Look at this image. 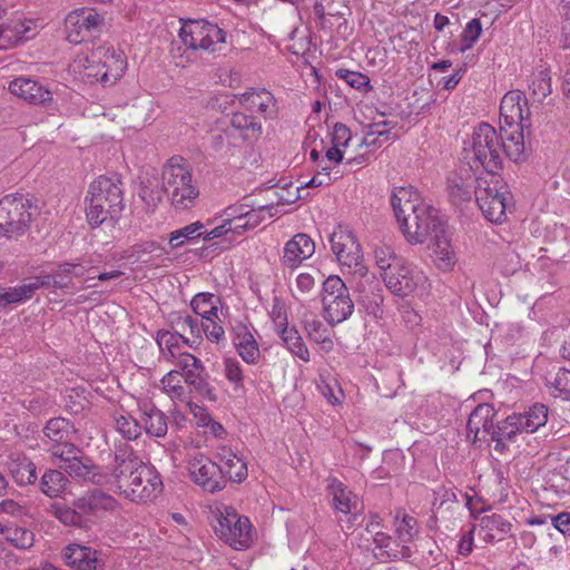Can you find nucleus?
<instances>
[{
  "instance_id": "1",
  "label": "nucleus",
  "mask_w": 570,
  "mask_h": 570,
  "mask_svg": "<svg viewBox=\"0 0 570 570\" xmlns=\"http://www.w3.org/2000/svg\"><path fill=\"white\" fill-rule=\"evenodd\" d=\"M397 223L411 245L428 244L439 249L453 246L452 230L440 217L439 210L425 204L412 186L395 187L391 196Z\"/></svg>"
},
{
  "instance_id": "2",
  "label": "nucleus",
  "mask_w": 570,
  "mask_h": 570,
  "mask_svg": "<svg viewBox=\"0 0 570 570\" xmlns=\"http://www.w3.org/2000/svg\"><path fill=\"white\" fill-rule=\"evenodd\" d=\"M118 507V501L111 494L96 488L75 499L72 508L50 503L47 510L65 525L85 528Z\"/></svg>"
},
{
  "instance_id": "3",
  "label": "nucleus",
  "mask_w": 570,
  "mask_h": 570,
  "mask_svg": "<svg viewBox=\"0 0 570 570\" xmlns=\"http://www.w3.org/2000/svg\"><path fill=\"white\" fill-rule=\"evenodd\" d=\"M126 66L121 53L98 48L90 56L78 57L73 61L72 68L90 83L100 82L104 86H110L124 75Z\"/></svg>"
},
{
  "instance_id": "4",
  "label": "nucleus",
  "mask_w": 570,
  "mask_h": 570,
  "mask_svg": "<svg viewBox=\"0 0 570 570\" xmlns=\"http://www.w3.org/2000/svg\"><path fill=\"white\" fill-rule=\"evenodd\" d=\"M284 205L281 197L271 198L268 204L259 205L256 209L240 212L238 216L225 218L223 223L214 227V236H220L213 245H218L219 249H226L240 243L245 230L255 228L267 215L273 217L279 213L277 207Z\"/></svg>"
},
{
  "instance_id": "5",
  "label": "nucleus",
  "mask_w": 570,
  "mask_h": 570,
  "mask_svg": "<svg viewBox=\"0 0 570 570\" xmlns=\"http://www.w3.org/2000/svg\"><path fill=\"white\" fill-rule=\"evenodd\" d=\"M163 190L176 209H187L194 206L199 190L193 183L191 174L183 164V158L171 157L163 173Z\"/></svg>"
},
{
  "instance_id": "6",
  "label": "nucleus",
  "mask_w": 570,
  "mask_h": 570,
  "mask_svg": "<svg viewBox=\"0 0 570 570\" xmlns=\"http://www.w3.org/2000/svg\"><path fill=\"white\" fill-rule=\"evenodd\" d=\"M471 150L474 160L478 161L487 171L485 175H498L502 169L503 137H501L494 127L487 122L480 124L472 134Z\"/></svg>"
},
{
  "instance_id": "7",
  "label": "nucleus",
  "mask_w": 570,
  "mask_h": 570,
  "mask_svg": "<svg viewBox=\"0 0 570 570\" xmlns=\"http://www.w3.org/2000/svg\"><path fill=\"white\" fill-rule=\"evenodd\" d=\"M507 186L498 175H484L475 179V202L484 215L492 223H501L505 218Z\"/></svg>"
},
{
  "instance_id": "8",
  "label": "nucleus",
  "mask_w": 570,
  "mask_h": 570,
  "mask_svg": "<svg viewBox=\"0 0 570 570\" xmlns=\"http://www.w3.org/2000/svg\"><path fill=\"white\" fill-rule=\"evenodd\" d=\"M321 298L324 318L330 324L342 323L354 312V301L340 276L331 275L323 282Z\"/></svg>"
},
{
  "instance_id": "9",
  "label": "nucleus",
  "mask_w": 570,
  "mask_h": 570,
  "mask_svg": "<svg viewBox=\"0 0 570 570\" xmlns=\"http://www.w3.org/2000/svg\"><path fill=\"white\" fill-rule=\"evenodd\" d=\"M31 199L21 194L7 195L0 200V235L7 238L22 236L31 223Z\"/></svg>"
},
{
  "instance_id": "10",
  "label": "nucleus",
  "mask_w": 570,
  "mask_h": 570,
  "mask_svg": "<svg viewBox=\"0 0 570 570\" xmlns=\"http://www.w3.org/2000/svg\"><path fill=\"white\" fill-rule=\"evenodd\" d=\"M213 528L217 537L236 550L246 549L250 544L252 524L248 518L239 515L232 507L215 514Z\"/></svg>"
},
{
  "instance_id": "11",
  "label": "nucleus",
  "mask_w": 570,
  "mask_h": 570,
  "mask_svg": "<svg viewBox=\"0 0 570 570\" xmlns=\"http://www.w3.org/2000/svg\"><path fill=\"white\" fill-rule=\"evenodd\" d=\"M179 38L187 48L215 52L225 43V31L204 20H189L181 26Z\"/></svg>"
},
{
  "instance_id": "12",
  "label": "nucleus",
  "mask_w": 570,
  "mask_h": 570,
  "mask_svg": "<svg viewBox=\"0 0 570 570\" xmlns=\"http://www.w3.org/2000/svg\"><path fill=\"white\" fill-rule=\"evenodd\" d=\"M142 460L135 453L127 443L117 445L114 463L109 466V472H105L108 478L107 484L115 487L122 494L130 485V480L142 466Z\"/></svg>"
},
{
  "instance_id": "13",
  "label": "nucleus",
  "mask_w": 570,
  "mask_h": 570,
  "mask_svg": "<svg viewBox=\"0 0 570 570\" xmlns=\"http://www.w3.org/2000/svg\"><path fill=\"white\" fill-rule=\"evenodd\" d=\"M213 234L214 227L208 229L203 223L195 222L171 232L168 237H160L158 240H151L149 247L151 249H164L165 242H168L171 248H177L187 244L197 245L199 240H203L204 245L199 249H206L207 247L214 246L213 244L216 240H220V236H214ZM215 246L219 248L218 245Z\"/></svg>"
},
{
  "instance_id": "14",
  "label": "nucleus",
  "mask_w": 570,
  "mask_h": 570,
  "mask_svg": "<svg viewBox=\"0 0 570 570\" xmlns=\"http://www.w3.org/2000/svg\"><path fill=\"white\" fill-rule=\"evenodd\" d=\"M105 18L94 9L80 8L66 17L67 38L70 42L80 43L100 31Z\"/></svg>"
},
{
  "instance_id": "15",
  "label": "nucleus",
  "mask_w": 570,
  "mask_h": 570,
  "mask_svg": "<svg viewBox=\"0 0 570 570\" xmlns=\"http://www.w3.org/2000/svg\"><path fill=\"white\" fill-rule=\"evenodd\" d=\"M161 491L163 482L158 472L144 463L122 494L134 502H144L155 499Z\"/></svg>"
},
{
  "instance_id": "16",
  "label": "nucleus",
  "mask_w": 570,
  "mask_h": 570,
  "mask_svg": "<svg viewBox=\"0 0 570 570\" xmlns=\"http://www.w3.org/2000/svg\"><path fill=\"white\" fill-rule=\"evenodd\" d=\"M530 110L527 99L519 90L507 92L500 105L501 129L517 127L518 129L528 128Z\"/></svg>"
},
{
  "instance_id": "17",
  "label": "nucleus",
  "mask_w": 570,
  "mask_h": 570,
  "mask_svg": "<svg viewBox=\"0 0 570 570\" xmlns=\"http://www.w3.org/2000/svg\"><path fill=\"white\" fill-rule=\"evenodd\" d=\"M189 473L198 485L210 493L222 491L226 480L222 475L220 465L205 455H196L188 463Z\"/></svg>"
},
{
  "instance_id": "18",
  "label": "nucleus",
  "mask_w": 570,
  "mask_h": 570,
  "mask_svg": "<svg viewBox=\"0 0 570 570\" xmlns=\"http://www.w3.org/2000/svg\"><path fill=\"white\" fill-rule=\"evenodd\" d=\"M383 277L386 287L399 296H406L412 293L419 282L423 279L420 273H414L410 266L401 262H395V265H392L391 271L384 273Z\"/></svg>"
},
{
  "instance_id": "19",
  "label": "nucleus",
  "mask_w": 570,
  "mask_h": 570,
  "mask_svg": "<svg viewBox=\"0 0 570 570\" xmlns=\"http://www.w3.org/2000/svg\"><path fill=\"white\" fill-rule=\"evenodd\" d=\"M99 554V551L78 543H70L62 551L66 564L76 570H104L105 562Z\"/></svg>"
},
{
  "instance_id": "20",
  "label": "nucleus",
  "mask_w": 570,
  "mask_h": 570,
  "mask_svg": "<svg viewBox=\"0 0 570 570\" xmlns=\"http://www.w3.org/2000/svg\"><path fill=\"white\" fill-rule=\"evenodd\" d=\"M237 99L245 109L252 112H259L266 119H274L278 115L276 98L264 88L245 91L238 95Z\"/></svg>"
},
{
  "instance_id": "21",
  "label": "nucleus",
  "mask_w": 570,
  "mask_h": 570,
  "mask_svg": "<svg viewBox=\"0 0 570 570\" xmlns=\"http://www.w3.org/2000/svg\"><path fill=\"white\" fill-rule=\"evenodd\" d=\"M494 416L495 410L491 404H479L469 416L466 423L468 436L473 434V442L476 440L485 439L487 435H490L492 432H494Z\"/></svg>"
},
{
  "instance_id": "22",
  "label": "nucleus",
  "mask_w": 570,
  "mask_h": 570,
  "mask_svg": "<svg viewBox=\"0 0 570 570\" xmlns=\"http://www.w3.org/2000/svg\"><path fill=\"white\" fill-rule=\"evenodd\" d=\"M383 289L377 282H365L357 286L356 302L364 312L375 318L383 316Z\"/></svg>"
},
{
  "instance_id": "23",
  "label": "nucleus",
  "mask_w": 570,
  "mask_h": 570,
  "mask_svg": "<svg viewBox=\"0 0 570 570\" xmlns=\"http://www.w3.org/2000/svg\"><path fill=\"white\" fill-rule=\"evenodd\" d=\"M59 468L70 476L81 478L97 485L107 484L108 478L105 475V471L100 466L91 464L88 458H72L69 464H60Z\"/></svg>"
},
{
  "instance_id": "24",
  "label": "nucleus",
  "mask_w": 570,
  "mask_h": 570,
  "mask_svg": "<svg viewBox=\"0 0 570 570\" xmlns=\"http://www.w3.org/2000/svg\"><path fill=\"white\" fill-rule=\"evenodd\" d=\"M121 180L118 177L100 176L89 186V194L98 193L109 199L114 212H121L124 208Z\"/></svg>"
},
{
  "instance_id": "25",
  "label": "nucleus",
  "mask_w": 570,
  "mask_h": 570,
  "mask_svg": "<svg viewBox=\"0 0 570 570\" xmlns=\"http://www.w3.org/2000/svg\"><path fill=\"white\" fill-rule=\"evenodd\" d=\"M326 491L332 497L336 512L348 514L356 507V497L335 476L326 479Z\"/></svg>"
},
{
  "instance_id": "26",
  "label": "nucleus",
  "mask_w": 570,
  "mask_h": 570,
  "mask_svg": "<svg viewBox=\"0 0 570 570\" xmlns=\"http://www.w3.org/2000/svg\"><path fill=\"white\" fill-rule=\"evenodd\" d=\"M139 410L146 433L156 438L165 436L168 430L165 414L150 402L140 403Z\"/></svg>"
},
{
  "instance_id": "27",
  "label": "nucleus",
  "mask_w": 570,
  "mask_h": 570,
  "mask_svg": "<svg viewBox=\"0 0 570 570\" xmlns=\"http://www.w3.org/2000/svg\"><path fill=\"white\" fill-rule=\"evenodd\" d=\"M171 327L181 334L188 333L191 338L184 335V344L195 347L202 338V323L186 313H174L170 315Z\"/></svg>"
},
{
  "instance_id": "28",
  "label": "nucleus",
  "mask_w": 570,
  "mask_h": 570,
  "mask_svg": "<svg viewBox=\"0 0 570 570\" xmlns=\"http://www.w3.org/2000/svg\"><path fill=\"white\" fill-rule=\"evenodd\" d=\"M156 342L159 346L163 358L167 362L174 363L179 358V355L186 353L181 351L180 343H184V334L179 332L159 330L156 334Z\"/></svg>"
},
{
  "instance_id": "29",
  "label": "nucleus",
  "mask_w": 570,
  "mask_h": 570,
  "mask_svg": "<svg viewBox=\"0 0 570 570\" xmlns=\"http://www.w3.org/2000/svg\"><path fill=\"white\" fill-rule=\"evenodd\" d=\"M234 344L246 363L255 364L259 358L258 344L247 326L239 325L236 327Z\"/></svg>"
},
{
  "instance_id": "30",
  "label": "nucleus",
  "mask_w": 570,
  "mask_h": 570,
  "mask_svg": "<svg viewBox=\"0 0 570 570\" xmlns=\"http://www.w3.org/2000/svg\"><path fill=\"white\" fill-rule=\"evenodd\" d=\"M219 455L223 462L220 469L224 478L227 476L230 481L238 483L247 478L248 469L246 463L232 450L223 449Z\"/></svg>"
},
{
  "instance_id": "31",
  "label": "nucleus",
  "mask_w": 570,
  "mask_h": 570,
  "mask_svg": "<svg viewBox=\"0 0 570 570\" xmlns=\"http://www.w3.org/2000/svg\"><path fill=\"white\" fill-rule=\"evenodd\" d=\"M230 128L232 131H238L239 136L244 140L256 139L262 134V124L254 116L245 112H233L230 116Z\"/></svg>"
},
{
  "instance_id": "32",
  "label": "nucleus",
  "mask_w": 570,
  "mask_h": 570,
  "mask_svg": "<svg viewBox=\"0 0 570 570\" xmlns=\"http://www.w3.org/2000/svg\"><path fill=\"white\" fill-rule=\"evenodd\" d=\"M480 528L484 532L483 540L492 543L498 535H500L498 540H502L511 531L512 524L502 515L492 513L481 518Z\"/></svg>"
},
{
  "instance_id": "33",
  "label": "nucleus",
  "mask_w": 570,
  "mask_h": 570,
  "mask_svg": "<svg viewBox=\"0 0 570 570\" xmlns=\"http://www.w3.org/2000/svg\"><path fill=\"white\" fill-rule=\"evenodd\" d=\"M89 205L86 209V216L89 225L92 227V237L100 238L101 230L98 229L100 226L115 228L117 217H112L108 208L102 205H98V200H88Z\"/></svg>"
},
{
  "instance_id": "34",
  "label": "nucleus",
  "mask_w": 570,
  "mask_h": 570,
  "mask_svg": "<svg viewBox=\"0 0 570 570\" xmlns=\"http://www.w3.org/2000/svg\"><path fill=\"white\" fill-rule=\"evenodd\" d=\"M277 333L281 336L284 344L286 345L287 350L293 355L297 356L299 360L304 362H309V351L295 326L282 327V330L277 331Z\"/></svg>"
},
{
  "instance_id": "35",
  "label": "nucleus",
  "mask_w": 570,
  "mask_h": 570,
  "mask_svg": "<svg viewBox=\"0 0 570 570\" xmlns=\"http://www.w3.org/2000/svg\"><path fill=\"white\" fill-rule=\"evenodd\" d=\"M184 382L187 385H189L191 389H194V391L198 395H200L209 401L217 400L215 389L209 383V375H208L204 364H202L199 366V368H197L196 371L190 372V374H188L184 379Z\"/></svg>"
},
{
  "instance_id": "36",
  "label": "nucleus",
  "mask_w": 570,
  "mask_h": 570,
  "mask_svg": "<svg viewBox=\"0 0 570 570\" xmlns=\"http://www.w3.org/2000/svg\"><path fill=\"white\" fill-rule=\"evenodd\" d=\"M472 187L471 178H463L456 174L448 178L449 196L455 206H460L472 199Z\"/></svg>"
},
{
  "instance_id": "37",
  "label": "nucleus",
  "mask_w": 570,
  "mask_h": 570,
  "mask_svg": "<svg viewBox=\"0 0 570 570\" xmlns=\"http://www.w3.org/2000/svg\"><path fill=\"white\" fill-rule=\"evenodd\" d=\"M183 376L180 371L170 370L160 380L164 392L173 400L180 402H188L190 396L187 389L183 385Z\"/></svg>"
},
{
  "instance_id": "38",
  "label": "nucleus",
  "mask_w": 570,
  "mask_h": 570,
  "mask_svg": "<svg viewBox=\"0 0 570 570\" xmlns=\"http://www.w3.org/2000/svg\"><path fill=\"white\" fill-rule=\"evenodd\" d=\"M71 425L69 421L62 417H55L47 422L43 428V443L50 446H56L58 443L65 442L69 439Z\"/></svg>"
},
{
  "instance_id": "39",
  "label": "nucleus",
  "mask_w": 570,
  "mask_h": 570,
  "mask_svg": "<svg viewBox=\"0 0 570 570\" xmlns=\"http://www.w3.org/2000/svg\"><path fill=\"white\" fill-rule=\"evenodd\" d=\"M68 479L59 470H48L41 478V491L49 498L60 497L67 487Z\"/></svg>"
},
{
  "instance_id": "40",
  "label": "nucleus",
  "mask_w": 570,
  "mask_h": 570,
  "mask_svg": "<svg viewBox=\"0 0 570 570\" xmlns=\"http://www.w3.org/2000/svg\"><path fill=\"white\" fill-rule=\"evenodd\" d=\"M548 406L542 403H535L524 413H517L522 419L524 433H533L543 426L548 421Z\"/></svg>"
},
{
  "instance_id": "41",
  "label": "nucleus",
  "mask_w": 570,
  "mask_h": 570,
  "mask_svg": "<svg viewBox=\"0 0 570 570\" xmlns=\"http://www.w3.org/2000/svg\"><path fill=\"white\" fill-rule=\"evenodd\" d=\"M35 294L36 283L21 284L14 287L4 288L3 295L0 297V307L22 303L31 298Z\"/></svg>"
},
{
  "instance_id": "42",
  "label": "nucleus",
  "mask_w": 570,
  "mask_h": 570,
  "mask_svg": "<svg viewBox=\"0 0 570 570\" xmlns=\"http://www.w3.org/2000/svg\"><path fill=\"white\" fill-rule=\"evenodd\" d=\"M510 135L503 139V153L513 161L522 160L524 157V140L523 130L524 128L518 129L517 127L511 128Z\"/></svg>"
},
{
  "instance_id": "43",
  "label": "nucleus",
  "mask_w": 570,
  "mask_h": 570,
  "mask_svg": "<svg viewBox=\"0 0 570 570\" xmlns=\"http://www.w3.org/2000/svg\"><path fill=\"white\" fill-rule=\"evenodd\" d=\"M395 532L401 542H410L417 533L416 519L399 510L395 514Z\"/></svg>"
},
{
  "instance_id": "44",
  "label": "nucleus",
  "mask_w": 570,
  "mask_h": 570,
  "mask_svg": "<svg viewBox=\"0 0 570 570\" xmlns=\"http://www.w3.org/2000/svg\"><path fill=\"white\" fill-rule=\"evenodd\" d=\"M494 432L508 442H514L518 434L524 433L521 416L517 413L507 416L495 425Z\"/></svg>"
},
{
  "instance_id": "45",
  "label": "nucleus",
  "mask_w": 570,
  "mask_h": 570,
  "mask_svg": "<svg viewBox=\"0 0 570 570\" xmlns=\"http://www.w3.org/2000/svg\"><path fill=\"white\" fill-rule=\"evenodd\" d=\"M337 262L355 275L365 276L367 267L362 252H335Z\"/></svg>"
},
{
  "instance_id": "46",
  "label": "nucleus",
  "mask_w": 570,
  "mask_h": 570,
  "mask_svg": "<svg viewBox=\"0 0 570 570\" xmlns=\"http://www.w3.org/2000/svg\"><path fill=\"white\" fill-rule=\"evenodd\" d=\"M304 328L306 331L307 337L317 343L323 344L324 348H332L333 342L330 338L328 330L324 326V324L316 318L304 320Z\"/></svg>"
},
{
  "instance_id": "47",
  "label": "nucleus",
  "mask_w": 570,
  "mask_h": 570,
  "mask_svg": "<svg viewBox=\"0 0 570 570\" xmlns=\"http://www.w3.org/2000/svg\"><path fill=\"white\" fill-rule=\"evenodd\" d=\"M217 303H219V298L210 293H199L194 296L190 302V306L193 311L204 317L206 315H214L218 313Z\"/></svg>"
},
{
  "instance_id": "48",
  "label": "nucleus",
  "mask_w": 570,
  "mask_h": 570,
  "mask_svg": "<svg viewBox=\"0 0 570 570\" xmlns=\"http://www.w3.org/2000/svg\"><path fill=\"white\" fill-rule=\"evenodd\" d=\"M9 91L29 104H35L36 80L27 77H18L10 81Z\"/></svg>"
},
{
  "instance_id": "49",
  "label": "nucleus",
  "mask_w": 570,
  "mask_h": 570,
  "mask_svg": "<svg viewBox=\"0 0 570 570\" xmlns=\"http://www.w3.org/2000/svg\"><path fill=\"white\" fill-rule=\"evenodd\" d=\"M529 88L531 90V98L534 101L541 102L546 97H548L551 94L550 72L547 69H544L533 75V79Z\"/></svg>"
},
{
  "instance_id": "50",
  "label": "nucleus",
  "mask_w": 570,
  "mask_h": 570,
  "mask_svg": "<svg viewBox=\"0 0 570 570\" xmlns=\"http://www.w3.org/2000/svg\"><path fill=\"white\" fill-rule=\"evenodd\" d=\"M10 472L17 483L30 484L36 478V465L27 459H18L10 464Z\"/></svg>"
},
{
  "instance_id": "51",
  "label": "nucleus",
  "mask_w": 570,
  "mask_h": 570,
  "mask_svg": "<svg viewBox=\"0 0 570 570\" xmlns=\"http://www.w3.org/2000/svg\"><path fill=\"white\" fill-rule=\"evenodd\" d=\"M332 249H351L361 247L354 233L347 227L338 226L330 237Z\"/></svg>"
},
{
  "instance_id": "52",
  "label": "nucleus",
  "mask_w": 570,
  "mask_h": 570,
  "mask_svg": "<svg viewBox=\"0 0 570 570\" xmlns=\"http://www.w3.org/2000/svg\"><path fill=\"white\" fill-rule=\"evenodd\" d=\"M115 426L116 430L126 439V440H136L141 434V426L139 422L130 416L122 415L115 417Z\"/></svg>"
},
{
  "instance_id": "53",
  "label": "nucleus",
  "mask_w": 570,
  "mask_h": 570,
  "mask_svg": "<svg viewBox=\"0 0 570 570\" xmlns=\"http://www.w3.org/2000/svg\"><path fill=\"white\" fill-rule=\"evenodd\" d=\"M560 266L561 262L556 261L548 255H540L538 257H535V255H532L531 259L527 261L525 263L527 269L531 273L537 274H552L557 269H559Z\"/></svg>"
},
{
  "instance_id": "54",
  "label": "nucleus",
  "mask_w": 570,
  "mask_h": 570,
  "mask_svg": "<svg viewBox=\"0 0 570 570\" xmlns=\"http://www.w3.org/2000/svg\"><path fill=\"white\" fill-rule=\"evenodd\" d=\"M335 76L356 90L366 92L371 89L370 78L362 72L341 68L336 70Z\"/></svg>"
},
{
  "instance_id": "55",
  "label": "nucleus",
  "mask_w": 570,
  "mask_h": 570,
  "mask_svg": "<svg viewBox=\"0 0 570 570\" xmlns=\"http://www.w3.org/2000/svg\"><path fill=\"white\" fill-rule=\"evenodd\" d=\"M412 554L411 549L406 544H400L396 541L390 539V542L386 544L385 549H382L380 552H375V558L381 561H393L407 559Z\"/></svg>"
},
{
  "instance_id": "56",
  "label": "nucleus",
  "mask_w": 570,
  "mask_h": 570,
  "mask_svg": "<svg viewBox=\"0 0 570 570\" xmlns=\"http://www.w3.org/2000/svg\"><path fill=\"white\" fill-rule=\"evenodd\" d=\"M482 31V26L479 19H472L469 21L461 35V42L462 46L460 48L461 52H464L465 50L473 47V45L479 39Z\"/></svg>"
},
{
  "instance_id": "57",
  "label": "nucleus",
  "mask_w": 570,
  "mask_h": 570,
  "mask_svg": "<svg viewBox=\"0 0 570 570\" xmlns=\"http://www.w3.org/2000/svg\"><path fill=\"white\" fill-rule=\"evenodd\" d=\"M202 332L212 342H218L225 334L223 326L218 323V314L202 317Z\"/></svg>"
},
{
  "instance_id": "58",
  "label": "nucleus",
  "mask_w": 570,
  "mask_h": 570,
  "mask_svg": "<svg viewBox=\"0 0 570 570\" xmlns=\"http://www.w3.org/2000/svg\"><path fill=\"white\" fill-rule=\"evenodd\" d=\"M48 451L51 452L52 456L60 459L61 464H69V461L72 458H79L78 453L80 452L78 448H76L69 439H66L65 442L58 443L56 446H49Z\"/></svg>"
},
{
  "instance_id": "59",
  "label": "nucleus",
  "mask_w": 570,
  "mask_h": 570,
  "mask_svg": "<svg viewBox=\"0 0 570 570\" xmlns=\"http://www.w3.org/2000/svg\"><path fill=\"white\" fill-rule=\"evenodd\" d=\"M9 532L8 540H10L17 548L27 549L35 543V533L24 528H16L12 531L7 529Z\"/></svg>"
},
{
  "instance_id": "60",
  "label": "nucleus",
  "mask_w": 570,
  "mask_h": 570,
  "mask_svg": "<svg viewBox=\"0 0 570 570\" xmlns=\"http://www.w3.org/2000/svg\"><path fill=\"white\" fill-rule=\"evenodd\" d=\"M449 502L458 503V497L453 489H448L445 487H439L433 490V500L431 502L432 511L435 512Z\"/></svg>"
},
{
  "instance_id": "61",
  "label": "nucleus",
  "mask_w": 570,
  "mask_h": 570,
  "mask_svg": "<svg viewBox=\"0 0 570 570\" xmlns=\"http://www.w3.org/2000/svg\"><path fill=\"white\" fill-rule=\"evenodd\" d=\"M224 373L225 377L236 387L243 386L244 375L240 368V364L235 358H225L224 361Z\"/></svg>"
},
{
  "instance_id": "62",
  "label": "nucleus",
  "mask_w": 570,
  "mask_h": 570,
  "mask_svg": "<svg viewBox=\"0 0 570 570\" xmlns=\"http://www.w3.org/2000/svg\"><path fill=\"white\" fill-rule=\"evenodd\" d=\"M177 370L180 371L183 379H185L190 372L196 371L203 364V362L195 355L186 352L179 355V358L174 362Z\"/></svg>"
},
{
  "instance_id": "63",
  "label": "nucleus",
  "mask_w": 570,
  "mask_h": 570,
  "mask_svg": "<svg viewBox=\"0 0 570 570\" xmlns=\"http://www.w3.org/2000/svg\"><path fill=\"white\" fill-rule=\"evenodd\" d=\"M553 387L558 392V396L563 400H570V370L560 368L556 374Z\"/></svg>"
},
{
  "instance_id": "64",
  "label": "nucleus",
  "mask_w": 570,
  "mask_h": 570,
  "mask_svg": "<svg viewBox=\"0 0 570 570\" xmlns=\"http://www.w3.org/2000/svg\"><path fill=\"white\" fill-rule=\"evenodd\" d=\"M46 111L49 116H55L58 111L57 104L52 98V94L48 89L38 86V115Z\"/></svg>"
}]
</instances>
